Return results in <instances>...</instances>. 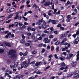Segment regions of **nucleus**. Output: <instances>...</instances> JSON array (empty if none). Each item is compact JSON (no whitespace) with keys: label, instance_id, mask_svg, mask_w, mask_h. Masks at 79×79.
<instances>
[{"label":"nucleus","instance_id":"f257e3e1","mask_svg":"<svg viewBox=\"0 0 79 79\" xmlns=\"http://www.w3.org/2000/svg\"><path fill=\"white\" fill-rule=\"evenodd\" d=\"M16 51L15 50H11L9 51V55H11L10 58L11 59H15L18 56L15 54Z\"/></svg>","mask_w":79,"mask_h":79},{"label":"nucleus","instance_id":"f03ea898","mask_svg":"<svg viewBox=\"0 0 79 79\" xmlns=\"http://www.w3.org/2000/svg\"><path fill=\"white\" fill-rule=\"evenodd\" d=\"M30 62H31V60L30 59L28 60V64L26 63V61L23 62V64H21V69H23V68H26V67H27V66H28V64H31Z\"/></svg>","mask_w":79,"mask_h":79},{"label":"nucleus","instance_id":"7ed1b4c3","mask_svg":"<svg viewBox=\"0 0 79 79\" xmlns=\"http://www.w3.org/2000/svg\"><path fill=\"white\" fill-rule=\"evenodd\" d=\"M77 63L76 61H73L72 63H71V66L73 68H74V67H76V65H77Z\"/></svg>","mask_w":79,"mask_h":79},{"label":"nucleus","instance_id":"20e7f679","mask_svg":"<svg viewBox=\"0 0 79 79\" xmlns=\"http://www.w3.org/2000/svg\"><path fill=\"white\" fill-rule=\"evenodd\" d=\"M11 10L8 9L6 10V12L7 13H10V12H13V11H15V9L13 8H12L11 9Z\"/></svg>","mask_w":79,"mask_h":79},{"label":"nucleus","instance_id":"39448f33","mask_svg":"<svg viewBox=\"0 0 79 79\" xmlns=\"http://www.w3.org/2000/svg\"><path fill=\"white\" fill-rule=\"evenodd\" d=\"M44 5L45 6H49V5H50V2H45Z\"/></svg>","mask_w":79,"mask_h":79},{"label":"nucleus","instance_id":"423d86ee","mask_svg":"<svg viewBox=\"0 0 79 79\" xmlns=\"http://www.w3.org/2000/svg\"><path fill=\"white\" fill-rule=\"evenodd\" d=\"M48 38H46L44 39V43L45 44H47V43H49V42H50V40H48Z\"/></svg>","mask_w":79,"mask_h":79},{"label":"nucleus","instance_id":"0eeeda50","mask_svg":"<svg viewBox=\"0 0 79 79\" xmlns=\"http://www.w3.org/2000/svg\"><path fill=\"white\" fill-rule=\"evenodd\" d=\"M4 44L6 46H7V47H11V45L9 43L6 42Z\"/></svg>","mask_w":79,"mask_h":79},{"label":"nucleus","instance_id":"6e6552de","mask_svg":"<svg viewBox=\"0 0 79 79\" xmlns=\"http://www.w3.org/2000/svg\"><path fill=\"white\" fill-rule=\"evenodd\" d=\"M2 48L3 49H5V45L0 44V49H1V48Z\"/></svg>","mask_w":79,"mask_h":79},{"label":"nucleus","instance_id":"1a4fd4ad","mask_svg":"<svg viewBox=\"0 0 79 79\" xmlns=\"http://www.w3.org/2000/svg\"><path fill=\"white\" fill-rule=\"evenodd\" d=\"M59 59H60L61 61H64L65 59V57H63V56L60 57L59 58Z\"/></svg>","mask_w":79,"mask_h":79},{"label":"nucleus","instance_id":"9d476101","mask_svg":"<svg viewBox=\"0 0 79 79\" xmlns=\"http://www.w3.org/2000/svg\"><path fill=\"white\" fill-rule=\"evenodd\" d=\"M79 77V75L78 73L75 74L74 75L73 78H76V77Z\"/></svg>","mask_w":79,"mask_h":79},{"label":"nucleus","instance_id":"9b49d317","mask_svg":"<svg viewBox=\"0 0 79 79\" xmlns=\"http://www.w3.org/2000/svg\"><path fill=\"white\" fill-rule=\"evenodd\" d=\"M42 62H37L35 64V66H38V65H39Z\"/></svg>","mask_w":79,"mask_h":79},{"label":"nucleus","instance_id":"f8f14e48","mask_svg":"<svg viewBox=\"0 0 79 79\" xmlns=\"http://www.w3.org/2000/svg\"><path fill=\"white\" fill-rule=\"evenodd\" d=\"M13 14H10L9 16L7 17V19H9L10 18H11V17L13 16Z\"/></svg>","mask_w":79,"mask_h":79},{"label":"nucleus","instance_id":"ddd939ff","mask_svg":"<svg viewBox=\"0 0 79 79\" xmlns=\"http://www.w3.org/2000/svg\"><path fill=\"white\" fill-rule=\"evenodd\" d=\"M31 64H32L33 67L35 66V62L34 61H33L31 62L30 63Z\"/></svg>","mask_w":79,"mask_h":79},{"label":"nucleus","instance_id":"4468645a","mask_svg":"<svg viewBox=\"0 0 79 79\" xmlns=\"http://www.w3.org/2000/svg\"><path fill=\"white\" fill-rule=\"evenodd\" d=\"M74 74V72L72 73L71 74H69L68 75V77H71Z\"/></svg>","mask_w":79,"mask_h":79},{"label":"nucleus","instance_id":"2eb2a0df","mask_svg":"<svg viewBox=\"0 0 79 79\" xmlns=\"http://www.w3.org/2000/svg\"><path fill=\"white\" fill-rule=\"evenodd\" d=\"M15 78H18V79H21V77H20V75H19L15 76Z\"/></svg>","mask_w":79,"mask_h":79},{"label":"nucleus","instance_id":"dca6fc26","mask_svg":"<svg viewBox=\"0 0 79 79\" xmlns=\"http://www.w3.org/2000/svg\"><path fill=\"white\" fill-rule=\"evenodd\" d=\"M31 38H32V39H33V40H35V35H31Z\"/></svg>","mask_w":79,"mask_h":79},{"label":"nucleus","instance_id":"f3484780","mask_svg":"<svg viewBox=\"0 0 79 79\" xmlns=\"http://www.w3.org/2000/svg\"><path fill=\"white\" fill-rule=\"evenodd\" d=\"M17 19L18 20H19V21H21V16H18V15H17Z\"/></svg>","mask_w":79,"mask_h":79},{"label":"nucleus","instance_id":"a211bd4d","mask_svg":"<svg viewBox=\"0 0 79 79\" xmlns=\"http://www.w3.org/2000/svg\"><path fill=\"white\" fill-rule=\"evenodd\" d=\"M46 35H47V34L43 33L41 35V36L42 37H43V38H44V37H45V36H46Z\"/></svg>","mask_w":79,"mask_h":79},{"label":"nucleus","instance_id":"6ab92c4d","mask_svg":"<svg viewBox=\"0 0 79 79\" xmlns=\"http://www.w3.org/2000/svg\"><path fill=\"white\" fill-rule=\"evenodd\" d=\"M60 44V41H57V42L55 43V45H58Z\"/></svg>","mask_w":79,"mask_h":79},{"label":"nucleus","instance_id":"aec40b11","mask_svg":"<svg viewBox=\"0 0 79 79\" xmlns=\"http://www.w3.org/2000/svg\"><path fill=\"white\" fill-rule=\"evenodd\" d=\"M15 27H18V22H15Z\"/></svg>","mask_w":79,"mask_h":79},{"label":"nucleus","instance_id":"412c9836","mask_svg":"<svg viewBox=\"0 0 79 79\" xmlns=\"http://www.w3.org/2000/svg\"><path fill=\"white\" fill-rule=\"evenodd\" d=\"M42 27H43V28L44 29H45V28H46V27H47V26L45 24H44L43 25H42Z\"/></svg>","mask_w":79,"mask_h":79},{"label":"nucleus","instance_id":"4be33fe9","mask_svg":"<svg viewBox=\"0 0 79 79\" xmlns=\"http://www.w3.org/2000/svg\"><path fill=\"white\" fill-rule=\"evenodd\" d=\"M51 23L52 24H56V22L55 20H52L51 21Z\"/></svg>","mask_w":79,"mask_h":79},{"label":"nucleus","instance_id":"5701e85b","mask_svg":"<svg viewBox=\"0 0 79 79\" xmlns=\"http://www.w3.org/2000/svg\"><path fill=\"white\" fill-rule=\"evenodd\" d=\"M27 53H28V52H26L25 53L23 54V55L24 56H27Z\"/></svg>","mask_w":79,"mask_h":79},{"label":"nucleus","instance_id":"b1692460","mask_svg":"<svg viewBox=\"0 0 79 79\" xmlns=\"http://www.w3.org/2000/svg\"><path fill=\"white\" fill-rule=\"evenodd\" d=\"M50 29L51 30L50 31V34H52L53 33V32H52V31H53V27H51V28H50Z\"/></svg>","mask_w":79,"mask_h":79},{"label":"nucleus","instance_id":"393cba45","mask_svg":"<svg viewBox=\"0 0 79 79\" xmlns=\"http://www.w3.org/2000/svg\"><path fill=\"white\" fill-rule=\"evenodd\" d=\"M69 3H70V4H71V3H72V2H70L69 1H68L67 3H65V5H66V6H68V5H69Z\"/></svg>","mask_w":79,"mask_h":79},{"label":"nucleus","instance_id":"a878e982","mask_svg":"<svg viewBox=\"0 0 79 79\" xmlns=\"http://www.w3.org/2000/svg\"><path fill=\"white\" fill-rule=\"evenodd\" d=\"M17 66H18V63L16 62H14V66L15 67H17Z\"/></svg>","mask_w":79,"mask_h":79},{"label":"nucleus","instance_id":"bb28decb","mask_svg":"<svg viewBox=\"0 0 79 79\" xmlns=\"http://www.w3.org/2000/svg\"><path fill=\"white\" fill-rule=\"evenodd\" d=\"M61 66H65L66 65L65 64H64V62L62 63L61 64Z\"/></svg>","mask_w":79,"mask_h":79},{"label":"nucleus","instance_id":"cd10ccee","mask_svg":"<svg viewBox=\"0 0 79 79\" xmlns=\"http://www.w3.org/2000/svg\"><path fill=\"white\" fill-rule=\"evenodd\" d=\"M76 56L77 57V60L78 61V60H79V54H77Z\"/></svg>","mask_w":79,"mask_h":79},{"label":"nucleus","instance_id":"c85d7f7f","mask_svg":"<svg viewBox=\"0 0 79 79\" xmlns=\"http://www.w3.org/2000/svg\"><path fill=\"white\" fill-rule=\"evenodd\" d=\"M68 43H65L62 44V45H65V46H66V45H68Z\"/></svg>","mask_w":79,"mask_h":79},{"label":"nucleus","instance_id":"c756f323","mask_svg":"<svg viewBox=\"0 0 79 79\" xmlns=\"http://www.w3.org/2000/svg\"><path fill=\"white\" fill-rule=\"evenodd\" d=\"M27 30L29 31H31V27H29L28 28H27Z\"/></svg>","mask_w":79,"mask_h":79},{"label":"nucleus","instance_id":"7c9ffc66","mask_svg":"<svg viewBox=\"0 0 79 79\" xmlns=\"http://www.w3.org/2000/svg\"><path fill=\"white\" fill-rule=\"evenodd\" d=\"M42 45H43V44L41 43L38 45V47H42Z\"/></svg>","mask_w":79,"mask_h":79},{"label":"nucleus","instance_id":"2f4dec72","mask_svg":"<svg viewBox=\"0 0 79 79\" xmlns=\"http://www.w3.org/2000/svg\"><path fill=\"white\" fill-rule=\"evenodd\" d=\"M49 68H50V66H48L45 69H44V71H47V69H48Z\"/></svg>","mask_w":79,"mask_h":79},{"label":"nucleus","instance_id":"473e14b6","mask_svg":"<svg viewBox=\"0 0 79 79\" xmlns=\"http://www.w3.org/2000/svg\"><path fill=\"white\" fill-rule=\"evenodd\" d=\"M59 51V47L58 46H57L56 48V52H58Z\"/></svg>","mask_w":79,"mask_h":79},{"label":"nucleus","instance_id":"72a5a7b5","mask_svg":"<svg viewBox=\"0 0 79 79\" xmlns=\"http://www.w3.org/2000/svg\"><path fill=\"white\" fill-rule=\"evenodd\" d=\"M54 57L56 59H58V57L57 56V55L55 54L54 55Z\"/></svg>","mask_w":79,"mask_h":79},{"label":"nucleus","instance_id":"f704fd0d","mask_svg":"<svg viewBox=\"0 0 79 79\" xmlns=\"http://www.w3.org/2000/svg\"><path fill=\"white\" fill-rule=\"evenodd\" d=\"M10 67L12 69H13V68H15V66H14L13 65H10Z\"/></svg>","mask_w":79,"mask_h":79},{"label":"nucleus","instance_id":"c9c22d12","mask_svg":"<svg viewBox=\"0 0 79 79\" xmlns=\"http://www.w3.org/2000/svg\"><path fill=\"white\" fill-rule=\"evenodd\" d=\"M14 26V24H12V25H10L9 26V28H10L11 27H13Z\"/></svg>","mask_w":79,"mask_h":79},{"label":"nucleus","instance_id":"e433bc0d","mask_svg":"<svg viewBox=\"0 0 79 79\" xmlns=\"http://www.w3.org/2000/svg\"><path fill=\"white\" fill-rule=\"evenodd\" d=\"M77 35L76 34H74L73 35H72L73 37L75 39L76 38V37Z\"/></svg>","mask_w":79,"mask_h":79},{"label":"nucleus","instance_id":"4c0bfd02","mask_svg":"<svg viewBox=\"0 0 79 79\" xmlns=\"http://www.w3.org/2000/svg\"><path fill=\"white\" fill-rule=\"evenodd\" d=\"M65 59H68V60H70V59H71V57H70L68 56H67L65 58Z\"/></svg>","mask_w":79,"mask_h":79},{"label":"nucleus","instance_id":"58836bf2","mask_svg":"<svg viewBox=\"0 0 79 79\" xmlns=\"http://www.w3.org/2000/svg\"><path fill=\"white\" fill-rule=\"evenodd\" d=\"M19 26H23V23L21 22L19 23Z\"/></svg>","mask_w":79,"mask_h":79},{"label":"nucleus","instance_id":"ea45409f","mask_svg":"<svg viewBox=\"0 0 79 79\" xmlns=\"http://www.w3.org/2000/svg\"><path fill=\"white\" fill-rule=\"evenodd\" d=\"M4 52V50L3 49L0 50V53H2Z\"/></svg>","mask_w":79,"mask_h":79},{"label":"nucleus","instance_id":"a19ab883","mask_svg":"<svg viewBox=\"0 0 79 79\" xmlns=\"http://www.w3.org/2000/svg\"><path fill=\"white\" fill-rule=\"evenodd\" d=\"M51 22V19H49L48 21H47V23L48 24H49Z\"/></svg>","mask_w":79,"mask_h":79},{"label":"nucleus","instance_id":"79ce46f5","mask_svg":"<svg viewBox=\"0 0 79 79\" xmlns=\"http://www.w3.org/2000/svg\"><path fill=\"white\" fill-rule=\"evenodd\" d=\"M24 39H23L21 40V43L22 44L23 43H24Z\"/></svg>","mask_w":79,"mask_h":79},{"label":"nucleus","instance_id":"37998d69","mask_svg":"<svg viewBox=\"0 0 79 79\" xmlns=\"http://www.w3.org/2000/svg\"><path fill=\"white\" fill-rule=\"evenodd\" d=\"M42 39V37L40 36L38 38V40H41Z\"/></svg>","mask_w":79,"mask_h":79},{"label":"nucleus","instance_id":"c03bdc74","mask_svg":"<svg viewBox=\"0 0 79 79\" xmlns=\"http://www.w3.org/2000/svg\"><path fill=\"white\" fill-rule=\"evenodd\" d=\"M11 21V19L7 21L6 22V23L7 24L8 23H10Z\"/></svg>","mask_w":79,"mask_h":79},{"label":"nucleus","instance_id":"a18cd8bd","mask_svg":"<svg viewBox=\"0 0 79 79\" xmlns=\"http://www.w3.org/2000/svg\"><path fill=\"white\" fill-rule=\"evenodd\" d=\"M25 45L27 46H29L30 45V44L28 43H25Z\"/></svg>","mask_w":79,"mask_h":79},{"label":"nucleus","instance_id":"49530a36","mask_svg":"<svg viewBox=\"0 0 79 79\" xmlns=\"http://www.w3.org/2000/svg\"><path fill=\"white\" fill-rule=\"evenodd\" d=\"M69 56L71 58V57H72L73 56V54H69Z\"/></svg>","mask_w":79,"mask_h":79},{"label":"nucleus","instance_id":"de8ad7c7","mask_svg":"<svg viewBox=\"0 0 79 79\" xmlns=\"http://www.w3.org/2000/svg\"><path fill=\"white\" fill-rule=\"evenodd\" d=\"M43 32H44V33H49L48 31L47 30H44V31Z\"/></svg>","mask_w":79,"mask_h":79},{"label":"nucleus","instance_id":"09e8293b","mask_svg":"<svg viewBox=\"0 0 79 79\" xmlns=\"http://www.w3.org/2000/svg\"><path fill=\"white\" fill-rule=\"evenodd\" d=\"M40 23L39 22L36 23V25H37V26H39V25H40Z\"/></svg>","mask_w":79,"mask_h":79},{"label":"nucleus","instance_id":"8fccbe9b","mask_svg":"<svg viewBox=\"0 0 79 79\" xmlns=\"http://www.w3.org/2000/svg\"><path fill=\"white\" fill-rule=\"evenodd\" d=\"M37 53V52L36 51H33L32 52V54H36Z\"/></svg>","mask_w":79,"mask_h":79},{"label":"nucleus","instance_id":"3c124183","mask_svg":"<svg viewBox=\"0 0 79 79\" xmlns=\"http://www.w3.org/2000/svg\"><path fill=\"white\" fill-rule=\"evenodd\" d=\"M29 78L30 79H35V77H31Z\"/></svg>","mask_w":79,"mask_h":79},{"label":"nucleus","instance_id":"603ef678","mask_svg":"<svg viewBox=\"0 0 79 79\" xmlns=\"http://www.w3.org/2000/svg\"><path fill=\"white\" fill-rule=\"evenodd\" d=\"M23 18L24 19V20H25L26 21H27V18H26L24 17H23Z\"/></svg>","mask_w":79,"mask_h":79},{"label":"nucleus","instance_id":"864d4df0","mask_svg":"<svg viewBox=\"0 0 79 79\" xmlns=\"http://www.w3.org/2000/svg\"><path fill=\"white\" fill-rule=\"evenodd\" d=\"M24 7V5L21 6H20V9H23V8Z\"/></svg>","mask_w":79,"mask_h":79},{"label":"nucleus","instance_id":"5fc2aeb1","mask_svg":"<svg viewBox=\"0 0 79 79\" xmlns=\"http://www.w3.org/2000/svg\"><path fill=\"white\" fill-rule=\"evenodd\" d=\"M32 7L33 8H34V7H35V8H37V6H36L35 4H34V5L32 6Z\"/></svg>","mask_w":79,"mask_h":79},{"label":"nucleus","instance_id":"6e6d98bb","mask_svg":"<svg viewBox=\"0 0 79 79\" xmlns=\"http://www.w3.org/2000/svg\"><path fill=\"white\" fill-rule=\"evenodd\" d=\"M64 42H65V41H64V40H62V41L60 42V44L62 45V44H63V43H64Z\"/></svg>","mask_w":79,"mask_h":79},{"label":"nucleus","instance_id":"4d7b16f0","mask_svg":"<svg viewBox=\"0 0 79 79\" xmlns=\"http://www.w3.org/2000/svg\"><path fill=\"white\" fill-rule=\"evenodd\" d=\"M10 37L12 38H13V37H14V34H12L10 35Z\"/></svg>","mask_w":79,"mask_h":79},{"label":"nucleus","instance_id":"13d9d810","mask_svg":"<svg viewBox=\"0 0 79 79\" xmlns=\"http://www.w3.org/2000/svg\"><path fill=\"white\" fill-rule=\"evenodd\" d=\"M53 35H51L49 36V38L50 39H52V38H53Z\"/></svg>","mask_w":79,"mask_h":79},{"label":"nucleus","instance_id":"bf43d9fd","mask_svg":"<svg viewBox=\"0 0 79 79\" xmlns=\"http://www.w3.org/2000/svg\"><path fill=\"white\" fill-rule=\"evenodd\" d=\"M22 37L23 39H25V36L24 35H22Z\"/></svg>","mask_w":79,"mask_h":79},{"label":"nucleus","instance_id":"052dcab7","mask_svg":"<svg viewBox=\"0 0 79 79\" xmlns=\"http://www.w3.org/2000/svg\"><path fill=\"white\" fill-rule=\"evenodd\" d=\"M51 50L52 51H53V50H54V48L52 46L51 47Z\"/></svg>","mask_w":79,"mask_h":79},{"label":"nucleus","instance_id":"680f3d73","mask_svg":"<svg viewBox=\"0 0 79 79\" xmlns=\"http://www.w3.org/2000/svg\"><path fill=\"white\" fill-rule=\"evenodd\" d=\"M74 44H78V41H75L73 42Z\"/></svg>","mask_w":79,"mask_h":79},{"label":"nucleus","instance_id":"e2e57ef3","mask_svg":"<svg viewBox=\"0 0 79 79\" xmlns=\"http://www.w3.org/2000/svg\"><path fill=\"white\" fill-rule=\"evenodd\" d=\"M66 21L67 22H70V19H67Z\"/></svg>","mask_w":79,"mask_h":79},{"label":"nucleus","instance_id":"0e129e2a","mask_svg":"<svg viewBox=\"0 0 79 79\" xmlns=\"http://www.w3.org/2000/svg\"><path fill=\"white\" fill-rule=\"evenodd\" d=\"M76 34L77 35H78L79 34V30L77 31V32H76Z\"/></svg>","mask_w":79,"mask_h":79},{"label":"nucleus","instance_id":"69168bd1","mask_svg":"<svg viewBox=\"0 0 79 79\" xmlns=\"http://www.w3.org/2000/svg\"><path fill=\"white\" fill-rule=\"evenodd\" d=\"M54 33L55 34H58V32L56 31H54Z\"/></svg>","mask_w":79,"mask_h":79},{"label":"nucleus","instance_id":"338daca9","mask_svg":"<svg viewBox=\"0 0 79 79\" xmlns=\"http://www.w3.org/2000/svg\"><path fill=\"white\" fill-rule=\"evenodd\" d=\"M50 48V46L48 45L47 47V50H49Z\"/></svg>","mask_w":79,"mask_h":79},{"label":"nucleus","instance_id":"774afa93","mask_svg":"<svg viewBox=\"0 0 79 79\" xmlns=\"http://www.w3.org/2000/svg\"><path fill=\"white\" fill-rule=\"evenodd\" d=\"M67 19H69V18H71V16H70V15H67Z\"/></svg>","mask_w":79,"mask_h":79}]
</instances>
